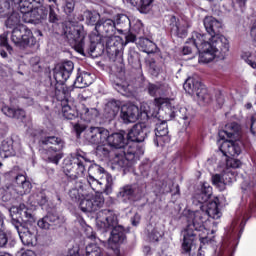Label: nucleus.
Segmentation results:
<instances>
[{
	"label": "nucleus",
	"mask_w": 256,
	"mask_h": 256,
	"mask_svg": "<svg viewBox=\"0 0 256 256\" xmlns=\"http://www.w3.org/2000/svg\"><path fill=\"white\" fill-rule=\"evenodd\" d=\"M213 195V188L209 183L205 182L200 191L193 197V204L200 205V209L189 214L188 225L182 231L183 243L182 249L185 253H190L193 249V242L197 235L200 240L207 241L209 235V228H207V221L211 219H221L223 213L219 209L217 201H209Z\"/></svg>",
	"instance_id": "f257e3e1"
},
{
	"label": "nucleus",
	"mask_w": 256,
	"mask_h": 256,
	"mask_svg": "<svg viewBox=\"0 0 256 256\" xmlns=\"http://www.w3.org/2000/svg\"><path fill=\"white\" fill-rule=\"evenodd\" d=\"M87 183L72 188L69 192L72 201H79V207L83 213L99 211L105 203L103 193L111 195L113 191V177L105 171V168L92 164L88 169Z\"/></svg>",
	"instance_id": "f03ea898"
},
{
	"label": "nucleus",
	"mask_w": 256,
	"mask_h": 256,
	"mask_svg": "<svg viewBox=\"0 0 256 256\" xmlns=\"http://www.w3.org/2000/svg\"><path fill=\"white\" fill-rule=\"evenodd\" d=\"M205 34L193 32L192 43H195L201 51V61H215L224 59L229 53L230 44L227 37L217 34L221 27V22L212 16L204 19Z\"/></svg>",
	"instance_id": "7ed1b4c3"
},
{
	"label": "nucleus",
	"mask_w": 256,
	"mask_h": 256,
	"mask_svg": "<svg viewBox=\"0 0 256 256\" xmlns=\"http://www.w3.org/2000/svg\"><path fill=\"white\" fill-rule=\"evenodd\" d=\"M241 131V126L237 123H230L226 125V130H221L218 133V145L222 153L217 157H212L207 160V165H218V167H226L224 170L228 175L235 177V172L230 169H239L241 167V161L235 158L241 155V142L228 139H239V132Z\"/></svg>",
	"instance_id": "20e7f679"
},
{
	"label": "nucleus",
	"mask_w": 256,
	"mask_h": 256,
	"mask_svg": "<svg viewBox=\"0 0 256 256\" xmlns=\"http://www.w3.org/2000/svg\"><path fill=\"white\" fill-rule=\"evenodd\" d=\"M19 6L15 5L11 0H3L0 2V15L5 17V27L13 29L11 41L16 47H33L37 43V39L33 37V32L27 26L21 24V15L15 11Z\"/></svg>",
	"instance_id": "39448f33"
},
{
	"label": "nucleus",
	"mask_w": 256,
	"mask_h": 256,
	"mask_svg": "<svg viewBox=\"0 0 256 256\" xmlns=\"http://www.w3.org/2000/svg\"><path fill=\"white\" fill-rule=\"evenodd\" d=\"M35 204L27 206L20 204L19 207L12 206L9 209L12 225L17 231L19 238L26 247H35L37 245V227L35 226Z\"/></svg>",
	"instance_id": "423d86ee"
},
{
	"label": "nucleus",
	"mask_w": 256,
	"mask_h": 256,
	"mask_svg": "<svg viewBox=\"0 0 256 256\" xmlns=\"http://www.w3.org/2000/svg\"><path fill=\"white\" fill-rule=\"evenodd\" d=\"M107 149L114 147V149H122L121 153L115 155L111 160V169L113 171H123L133 167L134 163L139 159L140 155H143V150L137 147L136 143L127 142L125 143V135L123 133L109 134L106 138Z\"/></svg>",
	"instance_id": "0eeeda50"
},
{
	"label": "nucleus",
	"mask_w": 256,
	"mask_h": 256,
	"mask_svg": "<svg viewBox=\"0 0 256 256\" xmlns=\"http://www.w3.org/2000/svg\"><path fill=\"white\" fill-rule=\"evenodd\" d=\"M42 146V155H44L45 159H48L50 163H54L55 165H59V161L63 159V147H65V143L61 138L55 136H48L41 140Z\"/></svg>",
	"instance_id": "6e6552de"
},
{
	"label": "nucleus",
	"mask_w": 256,
	"mask_h": 256,
	"mask_svg": "<svg viewBox=\"0 0 256 256\" xmlns=\"http://www.w3.org/2000/svg\"><path fill=\"white\" fill-rule=\"evenodd\" d=\"M107 137H109V130L101 127H91L85 134L86 141L91 145H95L98 155H104V157L109 155Z\"/></svg>",
	"instance_id": "1a4fd4ad"
},
{
	"label": "nucleus",
	"mask_w": 256,
	"mask_h": 256,
	"mask_svg": "<svg viewBox=\"0 0 256 256\" xmlns=\"http://www.w3.org/2000/svg\"><path fill=\"white\" fill-rule=\"evenodd\" d=\"M183 87L186 93L194 97L199 105H206V103H209V94H207V89L197 78L188 77L184 82Z\"/></svg>",
	"instance_id": "9d476101"
},
{
	"label": "nucleus",
	"mask_w": 256,
	"mask_h": 256,
	"mask_svg": "<svg viewBox=\"0 0 256 256\" xmlns=\"http://www.w3.org/2000/svg\"><path fill=\"white\" fill-rule=\"evenodd\" d=\"M66 37L68 40L73 41L74 48L80 55H83L85 51L92 55L97 49V42L93 41V37L90 38L89 48L85 47V42L83 41L85 39V33H83V30L73 29L68 34L66 33Z\"/></svg>",
	"instance_id": "9b49d317"
},
{
	"label": "nucleus",
	"mask_w": 256,
	"mask_h": 256,
	"mask_svg": "<svg viewBox=\"0 0 256 256\" xmlns=\"http://www.w3.org/2000/svg\"><path fill=\"white\" fill-rule=\"evenodd\" d=\"M85 163H87V158L81 154H75L71 159V163L64 167V173L72 181L75 179H80L85 175Z\"/></svg>",
	"instance_id": "f8f14e48"
},
{
	"label": "nucleus",
	"mask_w": 256,
	"mask_h": 256,
	"mask_svg": "<svg viewBox=\"0 0 256 256\" xmlns=\"http://www.w3.org/2000/svg\"><path fill=\"white\" fill-rule=\"evenodd\" d=\"M22 14V20L24 23H33L34 25H39L43 21H47V16L49 15V10L45 6H36L29 8L28 10L20 11Z\"/></svg>",
	"instance_id": "ddd939ff"
},
{
	"label": "nucleus",
	"mask_w": 256,
	"mask_h": 256,
	"mask_svg": "<svg viewBox=\"0 0 256 256\" xmlns=\"http://www.w3.org/2000/svg\"><path fill=\"white\" fill-rule=\"evenodd\" d=\"M151 133V127L146 123H137L128 132L129 143H143L147 135Z\"/></svg>",
	"instance_id": "4468645a"
},
{
	"label": "nucleus",
	"mask_w": 256,
	"mask_h": 256,
	"mask_svg": "<svg viewBox=\"0 0 256 256\" xmlns=\"http://www.w3.org/2000/svg\"><path fill=\"white\" fill-rule=\"evenodd\" d=\"M75 69V65L73 61H65L61 64L56 65L54 68V79L57 83H65L69 77H71V73Z\"/></svg>",
	"instance_id": "2eb2a0df"
},
{
	"label": "nucleus",
	"mask_w": 256,
	"mask_h": 256,
	"mask_svg": "<svg viewBox=\"0 0 256 256\" xmlns=\"http://www.w3.org/2000/svg\"><path fill=\"white\" fill-rule=\"evenodd\" d=\"M171 137H169V127L167 121L163 120L156 123L154 145L156 147H163L165 143H169Z\"/></svg>",
	"instance_id": "dca6fc26"
},
{
	"label": "nucleus",
	"mask_w": 256,
	"mask_h": 256,
	"mask_svg": "<svg viewBox=\"0 0 256 256\" xmlns=\"http://www.w3.org/2000/svg\"><path fill=\"white\" fill-rule=\"evenodd\" d=\"M120 117L124 123H135L141 117L139 107L134 104H124L121 107Z\"/></svg>",
	"instance_id": "f3484780"
},
{
	"label": "nucleus",
	"mask_w": 256,
	"mask_h": 256,
	"mask_svg": "<svg viewBox=\"0 0 256 256\" xmlns=\"http://www.w3.org/2000/svg\"><path fill=\"white\" fill-rule=\"evenodd\" d=\"M170 29L173 35L177 37H186L189 29V21L186 19H177L175 16L170 17Z\"/></svg>",
	"instance_id": "a211bd4d"
},
{
	"label": "nucleus",
	"mask_w": 256,
	"mask_h": 256,
	"mask_svg": "<svg viewBox=\"0 0 256 256\" xmlns=\"http://www.w3.org/2000/svg\"><path fill=\"white\" fill-rule=\"evenodd\" d=\"M96 31L100 33H105V39H115V30L117 29L115 26V21L112 19H102L96 23L95 26Z\"/></svg>",
	"instance_id": "6ab92c4d"
},
{
	"label": "nucleus",
	"mask_w": 256,
	"mask_h": 256,
	"mask_svg": "<svg viewBox=\"0 0 256 256\" xmlns=\"http://www.w3.org/2000/svg\"><path fill=\"white\" fill-rule=\"evenodd\" d=\"M172 102L173 100L165 97L155 98V100L151 103L152 106L149 108L152 114H148V118L157 117V115L161 113V107H166V109L173 111V108H171Z\"/></svg>",
	"instance_id": "aec40b11"
},
{
	"label": "nucleus",
	"mask_w": 256,
	"mask_h": 256,
	"mask_svg": "<svg viewBox=\"0 0 256 256\" xmlns=\"http://www.w3.org/2000/svg\"><path fill=\"white\" fill-rule=\"evenodd\" d=\"M234 181H235V177H232L230 174L225 172V170L223 175L215 174L212 176L213 186L217 187L219 191H225V187H227V185L233 183Z\"/></svg>",
	"instance_id": "412c9836"
},
{
	"label": "nucleus",
	"mask_w": 256,
	"mask_h": 256,
	"mask_svg": "<svg viewBox=\"0 0 256 256\" xmlns=\"http://www.w3.org/2000/svg\"><path fill=\"white\" fill-rule=\"evenodd\" d=\"M81 121L85 123H91V121H95L99 116V111L95 108H87L85 106H81L79 113H78Z\"/></svg>",
	"instance_id": "4be33fe9"
},
{
	"label": "nucleus",
	"mask_w": 256,
	"mask_h": 256,
	"mask_svg": "<svg viewBox=\"0 0 256 256\" xmlns=\"http://www.w3.org/2000/svg\"><path fill=\"white\" fill-rule=\"evenodd\" d=\"M136 191H137V186L126 185L120 188L117 194V197L120 199V201H124V203H127V201H131V199H133Z\"/></svg>",
	"instance_id": "5701e85b"
},
{
	"label": "nucleus",
	"mask_w": 256,
	"mask_h": 256,
	"mask_svg": "<svg viewBox=\"0 0 256 256\" xmlns=\"http://www.w3.org/2000/svg\"><path fill=\"white\" fill-rule=\"evenodd\" d=\"M183 55H191V53H199V63H211L212 61H203L201 60V50L197 47V44L193 42V34L192 37L187 41L185 46L182 49Z\"/></svg>",
	"instance_id": "b1692460"
},
{
	"label": "nucleus",
	"mask_w": 256,
	"mask_h": 256,
	"mask_svg": "<svg viewBox=\"0 0 256 256\" xmlns=\"http://www.w3.org/2000/svg\"><path fill=\"white\" fill-rule=\"evenodd\" d=\"M93 83V76H91V73L88 72H82L80 73L75 82L74 86L77 89H85V87H89Z\"/></svg>",
	"instance_id": "393cba45"
},
{
	"label": "nucleus",
	"mask_w": 256,
	"mask_h": 256,
	"mask_svg": "<svg viewBox=\"0 0 256 256\" xmlns=\"http://www.w3.org/2000/svg\"><path fill=\"white\" fill-rule=\"evenodd\" d=\"M15 156V148H13V139L6 138L1 144V159H7V157Z\"/></svg>",
	"instance_id": "a878e982"
},
{
	"label": "nucleus",
	"mask_w": 256,
	"mask_h": 256,
	"mask_svg": "<svg viewBox=\"0 0 256 256\" xmlns=\"http://www.w3.org/2000/svg\"><path fill=\"white\" fill-rule=\"evenodd\" d=\"M140 49L150 55L151 53H157V44L147 38H140L137 42Z\"/></svg>",
	"instance_id": "bb28decb"
},
{
	"label": "nucleus",
	"mask_w": 256,
	"mask_h": 256,
	"mask_svg": "<svg viewBox=\"0 0 256 256\" xmlns=\"http://www.w3.org/2000/svg\"><path fill=\"white\" fill-rule=\"evenodd\" d=\"M7 189L11 193V195L15 197V193L16 195H27V193H31L32 186L31 182H29V180H26L21 185L15 186V188L8 187Z\"/></svg>",
	"instance_id": "cd10ccee"
},
{
	"label": "nucleus",
	"mask_w": 256,
	"mask_h": 256,
	"mask_svg": "<svg viewBox=\"0 0 256 256\" xmlns=\"http://www.w3.org/2000/svg\"><path fill=\"white\" fill-rule=\"evenodd\" d=\"M220 2L224 11L228 13L233 11V9L237 10V7H239V9H243L246 3L245 0H220Z\"/></svg>",
	"instance_id": "c85d7f7f"
},
{
	"label": "nucleus",
	"mask_w": 256,
	"mask_h": 256,
	"mask_svg": "<svg viewBox=\"0 0 256 256\" xmlns=\"http://www.w3.org/2000/svg\"><path fill=\"white\" fill-rule=\"evenodd\" d=\"M121 107V102L112 100L108 102L105 106V113L108 119H114L117 117V113H119V109Z\"/></svg>",
	"instance_id": "c756f323"
},
{
	"label": "nucleus",
	"mask_w": 256,
	"mask_h": 256,
	"mask_svg": "<svg viewBox=\"0 0 256 256\" xmlns=\"http://www.w3.org/2000/svg\"><path fill=\"white\" fill-rule=\"evenodd\" d=\"M2 113H4L6 117H11L14 119H25V110L23 109H13L9 106H3Z\"/></svg>",
	"instance_id": "7c9ffc66"
},
{
	"label": "nucleus",
	"mask_w": 256,
	"mask_h": 256,
	"mask_svg": "<svg viewBox=\"0 0 256 256\" xmlns=\"http://www.w3.org/2000/svg\"><path fill=\"white\" fill-rule=\"evenodd\" d=\"M115 26L118 31H129V26L131 25V19L125 14H120L116 17ZM120 27V29H119Z\"/></svg>",
	"instance_id": "2f4dec72"
},
{
	"label": "nucleus",
	"mask_w": 256,
	"mask_h": 256,
	"mask_svg": "<svg viewBox=\"0 0 256 256\" xmlns=\"http://www.w3.org/2000/svg\"><path fill=\"white\" fill-rule=\"evenodd\" d=\"M14 5L19 8V11H27L29 9H33V3H38L41 5L43 0H10Z\"/></svg>",
	"instance_id": "473e14b6"
},
{
	"label": "nucleus",
	"mask_w": 256,
	"mask_h": 256,
	"mask_svg": "<svg viewBox=\"0 0 256 256\" xmlns=\"http://www.w3.org/2000/svg\"><path fill=\"white\" fill-rule=\"evenodd\" d=\"M62 114L65 119H77L79 117V112L76 108L71 107L69 104H62Z\"/></svg>",
	"instance_id": "72a5a7b5"
},
{
	"label": "nucleus",
	"mask_w": 256,
	"mask_h": 256,
	"mask_svg": "<svg viewBox=\"0 0 256 256\" xmlns=\"http://www.w3.org/2000/svg\"><path fill=\"white\" fill-rule=\"evenodd\" d=\"M240 57L245 61V63H247V65L252 67V69H256V51H242Z\"/></svg>",
	"instance_id": "f704fd0d"
},
{
	"label": "nucleus",
	"mask_w": 256,
	"mask_h": 256,
	"mask_svg": "<svg viewBox=\"0 0 256 256\" xmlns=\"http://www.w3.org/2000/svg\"><path fill=\"white\" fill-rule=\"evenodd\" d=\"M9 241V237L5 232V216L0 212V247H5Z\"/></svg>",
	"instance_id": "c9c22d12"
},
{
	"label": "nucleus",
	"mask_w": 256,
	"mask_h": 256,
	"mask_svg": "<svg viewBox=\"0 0 256 256\" xmlns=\"http://www.w3.org/2000/svg\"><path fill=\"white\" fill-rule=\"evenodd\" d=\"M130 3L133 7L140 9L141 13H145L151 7L153 0H130Z\"/></svg>",
	"instance_id": "e433bc0d"
},
{
	"label": "nucleus",
	"mask_w": 256,
	"mask_h": 256,
	"mask_svg": "<svg viewBox=\"0 0 256 256\" xmlns=\"http://www.w3.org/2000/svg\"><path fill=\"white\" fill-rule=\"evenodd\" d=\"M147 89H148V93H149V95H151V97L165 95V90H164L163 86H161L160 84H150V85H148Z\"/></svg>",
	"instance_id": "4c0bfd02"
},
{
	"label": "nucleus",
	"mask_w": 256,
	"mask_h": 256,
	"mask_svg": "<svg viewBox=\"0 0 256 256\" xmlns=\"http://www.w3.org/2000/svg\"><path fill=\"white\" fill-rule=\"evenodd\" d=\"M128 31L130 33H141L143 31V22L137 18L132 19Z\"/></svg>",
	"instance_id": "58836bf2"
},
{
	"label": "nucleus",
	"mask_w": 256,
	"mask_h": 256,
	"mask_svg": "<svg viewBox=\"0 0 256 256\" xmlns=\"http://www.w3.org/2000/svg\"><path fill=\"white\" fill-rule=\"evenodd\" d=\"M153 102H143L140 106V117H143V119H149V115L152 114L151 110L149 109L150 107L153 106L151 104Z\"/></svg>",
	"instance_id": "ea45409f"
},
{
	"label": "nucleus",
	"mask_w": 256,
	"mask_h": 256,
	"mask_svg": "<svg viewBox=\"0 0 256 256\" xmlns=\"http://www.w3.org/2000/svg\"><path fill=\"white\" fill-rule=\"evenodd\" d=\"M47 216L52 227H59V225H63V223H65V218L57 214H48Z\"/></svg>",
	"instance_id": "a19ab883"
},
{
	"label": "nucleus",
	"mask_w": 256,
	"mask_h": 256,
	"mask_svg": "<svg viewBox=\"0 0 256 256\" xmlns=\"http://www.w3.org/2000/svg\"><path fill=\"white\" fill-rule=\"evenodd\" d=\"M59 5H50L49 6V22L57 23L59 21V15H57V11H59Z\"/></svg>",
	"instance_id": "79ce46f5"
},
{
	"label": "nucleus",
	"mask_w": 256,
	"mask_h": 256,
	"mask_svg": "<svg viewBox=\"0 0 256 256\" xmlns=\"http://www.w3.org/2000/svg\"><path fill=\"white\" fill-rule=\"evenodd\" d=\"M181 119H183L184 125L185 127H189L190 123H191V119H193V117L191 115H189L188 110L185 107H181L178 111Z\"/></svg>",
	"instance_id": "37998d69"
},
{
	"label": "nucleus",
	"mask_w": 256,
	"mask_h": 256,
	"mask_svg": "<svg viewBox=\"0 0 256 256\" xmlns=\"http://www.w3.org/2000/svg\"><path fill=\"white\" fill-rule=\"evenodd\" d=\"M114 89H116L118 93H121V95H129V93H131V88L127 83H116L114 84Z\"/></svg>",
	"instance_id": "c03bdc74"
},
{
	"label": "nucleus",
	"mask_w": 256,
	"mask_h": 256,
	"mask_svg": "<svg viewBox=\"0 0 256 256\" xmlns=\"http://www.w3.org/2000/svg\"><path fill=\"white\" fill-rule=\"evenodd\" d=\"M37 225L40 229H45V230L51 229V227H53L51 222H49V216L47 215L41 218L40 220H38Z\"/></svg>",
	"instance_id": "a18cd8bd"
},
{
	"label": "nucleus",
	"mask_w": 256,
	"mask_h": 256,
	"mask_svg": "<svg viewBox=\"0 0 256 256\" xmlns=\"http://www.w3.org/2000/svg\"><path fill=\"white\" fill-rule=\"evenodd\" d=\"M63 9L66 15H71L75 11V0H66Z\"/></svg>",
	"instance_id": "49530a36"
},
{
	"label": "nucleus",
	"mask_w": 256,
	"mask_h": 256,
	"mask_svg": "<svg viewBox=\"0 0 256 256\" xmlns=\"http://www.w3.org/2000/svg\"><path fill=\"white\" fill-rule=\"evenodd\" d=\"M73 127L78 136H80L81 133H83V131L87 129V125L81 121H78L77 123H75Z\"/></svg>",
	"instance_id": "de8ad7c7"
},
{
	"label": "nucleus",
	"mask_w": 256,
	"mask_h": 256,
	"mask_svg": "<svg viewBox=\"0 0 256 256\" xmlns=\"http://www.w3.org/2000/svg\"><path fill=\"white\" fill-rule=\"evenodd\" d=\"M88 19H89L90 25H95V22L99 21V13H97V12H94V13L89 12L88 13Z\"/></svg>",
	"instance_id": "09e8293b"
},
{
	"label": "nucleus",
	"mask_w": 256,
	"mask_h": 256,
	"mask_svg": "<svg viewBox=\"0 0 256 256\" xmlns=\"http://www.w3.org/2000/svg\"><path fill=\"white\" fill-rule=\"evenodd\" d=\"M36 203H38V205H45V203H47V196H45V194L40 193L36 196Z\"/></svg>",
	"instance_id": "8fccbe9b"
},
{
	"label": "nucleus",
	"mask_w": 256,
	"mask_h": 256,
	"mask_svg": "<svg viewBox=\"0 0 256 256\" xmlns=\"http://www.w3.org/2000/svg\"><path fill=\"white\" fill-rule=\"evenodd\" d=\"M16 181V187H19V185H23L25 181H27V177L25 175H18L15 177Z\"/></svg>",
	"instance_id": "3c124183"
},
{
	"label": "nucleus",
	"mask_w": 256,
	"mask_h": 256,
	"mask_svg": "<svg viewBox=\"0 0 256 256\" xmlns=\"http://www.w3.org/2000/svg\"><path fill=\"white\" fill-rule=\"evenodd\" d=\"M17 256H37V254H35L33 250H25L18 252Z\"/></svg>",
	"instance_id": "603ef678"
},
{
	"label": "nucleus",
	"mask_w": 256,
	"mask_h": 256,
	"mask_svg": "<svg viewBox=\"0 0 256 256\" xmlns=\"http://www.w3.org/2000/svg\"><path fill=\"white\" fill-rule=\"evenodd\" d=\"M86 235L88 237V239H95V234L93 233V228H91L90 226L86 227Z\"/></svg>",
	"instance_id": "864d4df0"
},
{
	"label": "nucleus",
	"mask_w": 256,
	"mask_h": 256,
	"mask_svg": "<svg viewBox=\"0 0 256 256\" xmlns=\"http://www.w3.org/2000/svg\"><path fill=\"white\" fill-rule=\"evenodd\" d=\"M0 45L1 47H6L7 49H10L9 44H7V36H0Z\"/></svg>",
	"instance_id": "5fc2aeb1"
},
{
	"label": "nucleus",
	"mask_w": 256,
	"mask_h": 256,
	"mask_svg": "<svg viewBox=\"0 0 256 256\" xmlns=\"http://www.w3.org/2000/svg\"><path fill=\"white\" fill-rule=\"evenodd\" d=\"M131 221L132 225H134V227H137V225H139V221H141V216L139 214H135Z\"/></svg>",
	"instance_id": "6e6d98bb"
},
{
	"label": "nucleus",
	"mask_w": 256,
	"mask_h": 256,
	"mask_svg": "<svg viewBox=\"0 0 256 256\" xmlns=\"http://www.w3.org/2000/svg\"><path fill=\"white\" fill-rule=\"evenodd\" d=\"M250 35H251V37H253V39H256V20L254 21V23L251 26Z\"/></svg>",
	"instance_id": "4d7b16f0"
},
{
	"label": "nucleus",
	"mask_w": 256,
	"mask_h": 256,
	"mask_svg": "<svg viewBox=\"0 0 256 256\" xmlns=\"http://www.w3.org/2000/svg\"><path fill=\"white\" fill-rule=\"evenodd\" d=\"M133 33L134 32H130V34L126 37V41L128 43H134V41H136L137 37Z\"/></svg>",
	"instance_id": "13d9d810"
},
{
	"label": "nucleus",
	"mask_w": 256,
	"mask_h": 256,
	"mask_svg": "<svg viewBox=\"0 0 256 256\" xmlns=\"http://www.w3.org/2000/svg\"><path fill=\"white\" fill-rule=\"evenodd\" d=\"M250 129H251L252 133H256V119L254 116L251 119V128Z\"/></svg>",
	"instance_id": "bf43d9fd"
},
{
	"label": "nucleus",
	"mask_w": 256,
	"mask_h": 256,
	"mask_svg": "<svg viewBox=\"0 0 256 256\" xmlns=\"http://www.w3.org/2000/svg\"><path fill=\"white\" fill-rule=\"evenodd\" d=\"M0 55H1V57H2L3 59H7V52H6L5 50H2V51L0 52Z\"/></svg>",
	"instance_id": "052dcab7"
},
{
	"label": "nucleus",
	"mask_w": 256,
	"mask_h": 256,
	"mask_svg": "<svg viewBox=\"0 0 256 256\" xmlns=\"http://www.w3.org/2000/svg\"><path fill=\"white\" fill-rule=\"evenodd\" d=\"M151 251V248L149 246L144 247V253H149Z\"/></svg>",
	"instance_id": "680f3d73"
},
{
	"label": "nucleus",
	"mask_w": 256,
	"mask_h": 256,
	"mask_svg": "<svg viewBox=\"0 0 256 256\" xmlns=\"http://www.w3.org/2000/svg\"><path fill=\"white\" fill-rule=\"evenodd\" d=\"M49 1V3H54V5H59L58 3H57V0H48Z\"/></svg>",
	"instance_id": "e2e57ef3"
},
{
	"label": "nucleus",
	"mask_w": 256,
	"mask_h": 256,
	"mask_svg": "<svg viewBox=\"0 0 256 256\" xmlns=\"http://www.w3.org/2000/svg\"><path fill=\"white\" fill-rule=\"evenodd\" d=\"M218 103H219L220 106L223 105V98H219Z\"/></svg>",
	"instance_id": "0e129e2a"
},
{
	"label": "nucleus",
	"mask_w": 256,
	"mask_h": 256,
	"mask_svg": "<svg viewBox=\"0 0 256 256\" xmlns=\"http://www.w3.org/2000/svg\"><path fill=\"white\" fill-rule=\"evenodd\" d=\"M152 241H159V236H155L152 238Z\"/></svg>",
	"instance_id": "69168bd1"
},
{
	"label": "nucleus",
	"mask_w": 256,
	"mask_h": 256,
	"mask_svg": "<svg viewBox=\"0 0 256 256\" xmlns=\"http://www.w3.org/2000/svg\"><path fill=\"white\" fill-rule=\"evenodd\" d=\"M251 107H253V106L251 105V103H248V104L246 105V108H247V109H251Z\"/></svg>",
	"instance_id": "338daca9"
},
{
	"label": "nucleus",
	"mask_w": 256,
	"mask_h": 256,
	"mask_svg": "<svg viewBox=\"0 0 256 256\" xmlns=\"http://www.w3.org/2000/svg\"><path fill=\"white\" fill-rule=\"evenodd\" d=\"M96 41H101V37L96 36Z\"/></svg>",
	"instance_id": "774afa93"
}]
</instances>
